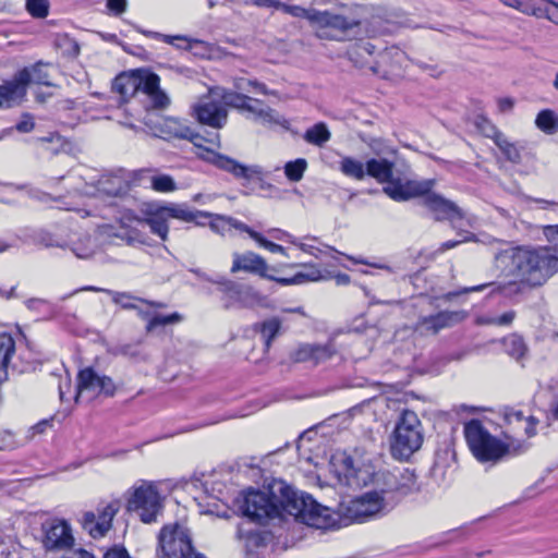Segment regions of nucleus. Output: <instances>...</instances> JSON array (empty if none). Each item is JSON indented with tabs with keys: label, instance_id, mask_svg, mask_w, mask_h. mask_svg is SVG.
<instances>
[{
	"label": "nucleus",
	"instance_id": "57",
	"mask_svg": "<svg viewBox=\"0 0 558 558\" xmlns=\"http://www.w3.org/2000/svg\"><path fill=\"white\" fill-rule=\"evenodd\" d=\"M144 35L148 36V37H151V38H156V39H161L162 41L169 44V45H173L174 44V40H185L187 41V37L186 36H183V35H163V34H160V33H157V32H151V31H143L142 32Z\"/></svg>",
	"mask_w": 558,
	"mask_h": 558
},
{
	"label": "nucleus",
	"instance_id": "31",
	"mask_svg": "<svg viewBox=\"0 0 558 558\" xmlns=\"http://www.w3.org/2000/svg\"><path fill=\"white\" fill-rule=\"evenodd\" d=\"M339 170L343 175L356 181H362L366 177L365 163L351 156L341 157Z\"/></svg>",
	"mask_w": 558,
	"mask_h": 558
},
{
	"label": "nucleus",
	"instance_id": "30",
	"mask_svg": "<svg viewBox=\"0 0 558 558\" xmlns=\"http://www.w3.org/2000/svg\"><path fill=\"white\" fill-rule=\"evenodd\" d=\"M162 213L167 214L169 218L182 220L185 222H191L198 217L209 215L208 211L192 210L189 206L184 204H171L169 206H165L162 207Z\"/></svg>",
	"mask_w": 558,
	"mask_h": 558
},
{
	"label": "nucleus",
	"instance_id": "25",
	"mask_svg": "<svg viewBox=\"0 0 558 558\" xmlns=\"http://www.w3.org/2000/svg\"><path fill=\"white\" fill-rule=\"evenodd\" d=\"M525 13L558 24V0H525Z\"/></svg>",
	"mask_w": 558,
	"mask_h": 558
},
{
	"label": "nucleus",
	"instance_id": "49",
	"mask_svg": "<svg viewBox=\"0 0 558 558\" xmlns=\"http://www.w3.org/2000/svg\"><path fill=\"white\" fill-rule=\"evenodd\" d=\"M281 10L291 16L307 20L310 23V26H311L312 25V15L315 14L316 9H314V8L305 9L300 5H291V4L283 3Z\"/></svg>",
	"mask_w": 558,
	"mask_h": 558
},
{
	"label": "nucleus",
	"instance_id": "62",
	"mask_svg": "<svg viewBox=\"0 0 558 558\" xmlns=\"http://www.w3.org/2000/svg\"><path fill=\"white\" fill-rule=\"evenodd\" d=\"M497 106L499 112L507 113L512 110L514 106V100L510 97L498 98Z\"/></svg>",
	"mask_w": 558,
	"mask_h": 558
},
{
	"label": "nucleus",
	"instance_id": "63",
	"mask_svg": "<svg viewBox=\"0 0 558 558\" xmlns=\"http://www.w3.org/2000/svg\"><path fill=\"white\" fill-rule=\"evenodd\" d=\"M264 102L259 99L248 97L246 106L243 108V111L250 112L253 117L256 116V111L262 107Z\"/></svg>",
	"mask_w": 558,
	"mask_h": 558
},
{
	"label": "nucleus",
	"instance_id": "61",
	"mask_svg": "<svg viewBox=\"0 0 558 558\" xmlns=\"http://www.w3.org/2000/svg\"><path fill=\"white\" fill-rule=\"evenodd\" d=\"M104 558H131L128 550L123 547H112L106 551Z\"/></svg>",
	"mask_w": 558,
	"mask_h": 558
},
{
	"label": "nucleus",
	"instance_id": "60",
	"mask_svg": "<svg viewBox=\"0 0 558 558\" xmlns=\"http://www.w3.org/2000/svg\"><path fill=\"white\" fill-rule=\"evenodd\" d=\"M246 3L258 8H275L280 10L282 9L283 4V2L279 0H250Z\"/></svg>",
	"mask_w": 558,
	"mask_h": 558
},
{
	"label": "nucleus",
	"instance_id": "42",
	"mask_svg": "<svg viewBox=\"0 0 558 558\" xmlns=\"http://www.w3.org/2000/svg\"><path fill=\"white\" fill-rule=\"evenodd\" d=\"M113 354L121 355L136 362L144 361L146 359L140 343L119 344L113 349Z\"/></svg>",
	"mask_w": 558,
	"mask_h": 558
},
{
	"label": "nucleus",
	"instance_id": "35",
	"mask_svg": "<svg viewBox=\"0 0 558 558\" xmlns=\"http://www.w3.org/2000/svg\"><path fill=\"white\" fill-rule=\"evenodd\" d=\"M331 137V134L324 122L316 123L312 128L307 129L303 135L305 142L316 146H323Z\"/></svg>",
	"mask_w": 558,
	"mask_h": 558
},
{
	"label": "nucleus",
	"instance_id": "23",
	"mask_svg": "<svg viewBox=\"0 0 558 558\" xmlns=\"http://www.w3.org/2000/svg\"><path fill=\"white\" fill-rule=\"evenodd\" d=\"M83 290L95 291V292H104V293H106V294L111 296L113 303L120 305L122 308H125V310L137 308V304H135L133 301H138L141 303H144V304H146V305H148L150 307H155V308H163V307H166L165 303H161V302H150V301H147V300H144V299L135 298L132 294L126 293V292H117V291H112V290H109V289H102V288H98V287H94V286L85 287Z\"/></svg>",
	"mask_w": 558,
	"mask_h": 558
},
{
	"label": "nucleus",
	"instance_id": "41",
	"mask_svg": "<svg viewBox=\"0 0 558 558\" xmlns=\"http://www.w3.org/2000/svg\"><path fill=\"white\" fill-rule=\"evenodd\" d=\"M162 137L189 138L192 131L187 126L181 125L174 119H166L163 122Z\"/></svg>",
	"mask_w": 558,
	"mask_h": 558
},
{
	"label": "nucleus",
	"instance_id": "3",
	"mask_svg": "<svg viewBox=\"0 0 558 558\" xmlns=\"http://www.w3.org/2000/svg\"><path fill=\"white\" fill-rule=\"evenodd\" d=\"M169 217L167 214L162 213V207L159 208L154 215L144 220L135 217L133 214L128 213L123 215L119 225H102L99 228V232L101 236L108 240L119 239L122 242H125L128 245H134L135 243L142 242L141 234L134 228L131 227L133 221L144 222L146 223L153 233L158 235L162 241L168 239L169 227L167 223V219Z\"/></svg>",
	"mask_w": 558,
	"mask_h": 558
},
{
	"label": "nucleus",
	"instance_id": "28",
	"mask_svg": "<svg viewBox=\"0 0 558 558\" xmlns=\"http://www.w3.org/2000/svg\"><path fill=\"white\" fill-rule=\"evenodd\" d=\"M282 320L279 317H270L254 325V330L259 332L265 345V352H268L271 342L280 333Z\"/></svg>",
	"mask_w": 558,
	"mask_h": 558
},
{
	"label": "nucleus",
	"instance_id": "8",
	"mask_svg": "<svg viewBox=\"0 0 558 558\" xmlns=\"http://www.w3.org/2000/svg\"><path fill=\"white\" fill-rule=\"evenodd\" d=\"M158 558H205L192 544L190 530L178 523L162 526L158 534Z\"/></svg>",
	"mask_w": 558,
	"mask_h": 558
},
{
	"label": "nucleus",
	"instance_id": "9",
	"mask_svg": "<svg viewBox=\"0 0 558 558\" xmlns=\"http://www.w3.org/2000/svg\"><path fill=\"white\" fill-rule=\"evenodd\" d=\"M463 432L471 452L478 461H496L507 451V447L492 436L480 420L465 423Z\"/></svg>",
	"mask_w": 558,
	"mask_h": 558
},
{
	"label": "nucleus",
	"instance_id": "46",
	"mask_svg": "<svg viewBox=\"0 0 558 558\" xmlns=\"http://www.w3.org/2000/svg\"><path fill=\"white\" fill-rule=\"evenodd\" d=\"M507 353L520 361L523 356V339L518 335H511L504 340Z\"/></svg>",
	"mask_w": 558,
	"mask_h": 558
},
{
	"label": "nucleus",
	"instance_id": "51",
	"mask_svg": "<svg viewBox=\"0 0 558 558\" xmlns=\"http://www.w3.org/2000/svg\"><path fill=\"white\" fill-rule=\"evenodd\" d=\"M234 86L236 89L240 90H247V86H251L254 92L262 94V95H274V92H270L267 86L264 83H260L258 81H247L244 78H238L234 82Z\"/></svg>",
	"mask_w": 558,
	"mask_h": 558
},
{
	"label": "nucleus",
	"instance_id": "53",
	"mask_svg": "<svg viewBox=\"0 0 558 558\" xmlns=\"http://www.w3.org/2000/svg\"><path fill=\"white\" fill-rule=\"evenodd\" d=\"M291 360L296 363L303 362H313L314 363V353H313V344H301L291 353Z\"/></svg>",
	"mask_w": 558,
	"mask_h": 558
},
{
	"label": "nucleus",
	"instance_id": "4",
	"mask_svg": "<svg viewBox=\"0 0 558 558\" xmlns=\"http://www.w3.org/2000/svg\"><path fill=\"white\" fill-rule=\"evenodd\" d=\"M287 486L280 483L271 493L260 490H248L238 498V507L251 521L265 524L268 520L281 518L286 513L281 506V487Z\"/></svg>",
	"mask_w": 558,
	"mask_h": 558
},
{
	"label": "nucleus",
	"instance_id": "12",
	"mask_svg": "<svg viewBox=\"0 0 558 558\" xmlns=\"http://www.w3.org/2000/svg\"><path fill=\"white\" fill-rule=\"evenodd\" d=\"M360 22L329 10H315L312 15V25L316 37L327 40H341L344 34L359 26Z\"/></svg>",
	"mask_w": 558,
	"mask_h": 558
},
{
	"label": "nucleus",
	"instance_id": "34",
	"mask_svg": "<svg viewBox=\"0 0 558 558\" xmlns=\"http://www.w3.org/2000/svg\"><path fill=\"white\" fill-rule=\"evenodd\" d=\"M15 351L13 338L7 333H0V379L7 375V367Z\"/></svg>",
	"mask_w": 558,
	"mask_h": 558
},
{
	"label": "nucleus",
	"instance_id": "50",
	"mask_svg": "<svg viewBox=\"0 0 558 558\" xmlns=\"http://www.w3.org/2000/svg\"><path fill=\"white\" fill-rule=\"evenodd\" d=\"M26 9L32 16L43 19L48 15L49 3L47 0H26Z\"/></svg>",
	"mask_w": 558,
	"mask_h": 558
},
{
	"label": "nucleus",
	"instance_id": "6",
	"mask_svg": "<svg viewBox=\"0 0 558 558\" xmlns=\"http://www.w3.org/2000/svg\"><path fill=\"white\" fill-rule=\"evenodd\" d=\"M347 463L353 470L354 475L359 483L367 485L368 483L377 484L383 482L385 496L392 492H399L402 495H408L417 489L416 476L413 471L404 469L398 474L390 472H375L372 465L355 466L351 458Z\"/></svg>",
	"mask_w": 558,
	"mask_h": 558
},
{
	"label": "nucleus",
	"instance_id": "18",
	"mask_svg": "<svg viewBox=\"0 0 558 558\" xmlns=\"http://www.w3.org/2000/svg\"><path fill=\"white\" fill-rule=\"evenodd\" d=\"M466 316L464 311H442L435 315L423 316L416 323V330L421 333L436 335L444 328L463 322Z\"/></svg>",
	"mask_w": 558,
	"mask_h": 558
},
{
	"label": "nucleus",
	"instance_id": "38",
	"mask_svg": "<svg viewBox=\"0 0 558 558\" xmlns=\"http://www.w3.org/2000/svg\"><path fill=\"white\" fill-rule=\"evenodd\" d=\"M535 124L542 132L554 134L558 131V116L553 110H542L536 117Z\"/></svg>",
	"mask_w": 558,
	"mask_h": 558
},
{
	"label": "nucleus",
	"instance_id": "58",
	"mask_svg": "<svg viewBox=\"0 0 558 558\" xmlns=\"http://www.w3.org/2000/svg\"><path fill=\"white\" fill-rule=\"evenodd\" d=\"M107 9L116 16L122 15L128 8V0H107Z\"/></svg>",
	"mask_w": 558,
	"mask_h": 558
},
{
	"label": "nucleus",
	"instance_id": "11",
	"mask_svg": "<svg viewBox=\"0 0 558 558\" xmlns=\"http://www.w3.org/2000/svg\"><path fill=\"white\" fill-rule=\"evenodd\" d=\"M199 157L220 170L232 174L234 179L244 181L243 185L255 181L263 191L275 189L271 183L265 180L266 173L258 165H244L233 158L209 149H205L204 153L199 154Z\"/></svg>",
	"mask_w": 558,
	"mask_h": 558
},
{
	"label": "nucleus",
	"instance_id": "22",
	"mask_svg": "<svg viewBox=\"0 0 558 558\" xmlns=\"http://www.w3.org/2000/svg\"><path fill=\"white\" fill-rule=\"evenodd\" d=\"M142 93L148 96L156 109H165L170 105L169 96L160 88V77L155 73H148L143 77Z\"/></svg>",
	"mask_w": 558,
	"mask_h": 558
},
{
	"label": "nucleus",
	"instance_id": "7",
	"mask_svg": "<svg viewBox=\"0 0 558 558\" xmlns=\"http://www.w3.org/2000/svg\"><path fill=\"white\" fill-rule=\"evenodd\" d=\"M126 510L138 515L143 523L157 522L163 510V499L157 484L141 480L128 492Z\"/></svg>",
	"mask_w": 558,
	"mask_h": 558
},
{
	"label": "nucleus",
	"instance_id": "37",
	"mask_svg": "<svg viewBox=\"0 0 558 558\" xmlns=\"http://www.w3.org/2000/svg\"><path fill=\"white\" fill-rule=\"evenodd\" d=\"M99 191L109 196H120L126 192V184L121 177L108 175L99 181Z\"/></svg>",
	"mask_w": 558,
	"mask_h": 558
},
{
	"label": "nucleus",
	"instance_id": "5",
	"mask_svg": "<svg viewBox=\"0 0 558 558\" xmlns=\"http://www.w3.org/2000/svg\"><path fill=\"white\" fill-rule=\"evenodd\" d=\"M423 440V427L417 414L410 410L402 411L391 437L392 457L398 460H408L422 447Z\"/></svg>",
	"mask_w": 558,
	"mask_h": 558
},
{
	"label": "nucleus",
	"instance_id": "52",
	"mask_svg": "<svg viewBox=\"0 0 558 558\" xmlns=\"http://www.w3.org/2000/svg\"><path fill=\"white\" fill-rule=\"evenodd\" d=\"M499 149L502 151V154L512 162H519L520 160V151L519 149L510 143L506 136L498 140V143L496 144Z\"/></svg>",
	"mask_w": 558,
	"mask_h": 558
},
{
	"label": "nucleus",
	"instance_id": "1",
	"mask_svg": "<svg viewBox=\"0 0 558 558\" xmlns=\"http://www.w3.org/2000/svg\"><path fill=\"white\" fill-rule=\"evenodd\" d=\"M280 501L287 514L310 527L329 530L339 526V514L318 504L311 495L299 493L290 486H282Z\"/></svg>",
	"mask_w": 558,
	"mask_h": 558
},
{
	"label": "nucleus",
	"instance_id": "19",
	"mask_svg": "<svg viewBox=\"0 0 558 558\" xmlns=\"http://www.w3.org/2000/svg\"><path fill=\"white\" fill-rule=\"evenodd\" d=\"M241 271L264 278L268 277V265L264 257L252 251L243 253L234 252L232 254V266L230 268V272L238 274Z\"/></svg>",
	"mask_w": 558,
	"mask_h": 558
},
{
	"label": "nucleus",
	"instance_id": "26",
	"mask_svg": "<svg viewBox=\"0 0 558 558\" xmlns=\"http://www.w3.org/2000/svg\"><path fill=\"white\" fill-rule=\"evenodd\" d=\"M266 303V296L252 286L240 284L231 306L238 305L239 307L253 308L256 306H265Z\"/></svg>",
	"mask_w": 558,
	"mask_h": 558
},
{
	"label": "nucleus",
	"instance_id": "13",
	"mask_svg": "<svg viewBox=\"0 0 558 558\" xmlns=\"http://www.w3.org/2000/svg\"><path fill=\"white\" fill-rule=\"evenodd\" d=\"M387 507L388 501L384 490L374 489L350 500L344 507V515L351 521L363 522L386 510Z\"/></svg>",
	"mask_w": 558,
	"mask_h": 558
},
{
	"label": "nucleus",
	"instance_id": "14",
	"mask_svg": "<svg viewBox=\"0 0 558 558\" xmlns=\"http://www.w3.org/2000/svg\"><path fill=\"white\" fill-rule=\"evenodd\" d=\"M116 386L113 380L106 375H99L94 368L86 367L77 375L76 402L80 399L90 401L99 395L113 396Z\"/></svg>",
	"mask_w": 558,
	"mask_h": 558
},
{
	"label": "nucleus",
	"instance_id": "15",
	"mask_svg": "<svg viewBox=\"0 0 558 558\" xmlns=\"http://www.w3.org/2000/svg\"><path fill=\"white\" fill-rule=\"evenodd\" d=\"M43 546L48 551L69 550L74 545L71 525L62 519H51L43 523Z\"/></svg>",
	"mask_w": 558,
	"mask_h": 558
},
{
	"label": "nucleus",
	"instance_id": "59",
	"mask_svg": "<svg viewBox=\"0 0 558 558\" xmlns=\"http://www.w3.org/2000/svg\"><path fill=\"white\" fill-rule=\"evenodd\" d=\"M35 128V122L33 117L29 113H24L22 116L21 121H19L15 125V129L21 133H28L33 131Z\"/></svg>",
	"mask_w": 558,
	"mask_h": 558
},
{
	"label": "nucleus",
	"instance_id": "10",
	"mask_svg": "<svg viewBox=\"0 0 558 558\" xmlns=\"http://www.w3.org/2000/svg\"><path fill=\"white\" fill-rule=\"evenodd\" d=\"M558 272V250L539 246L525 250V284L538 287Z\"/></svg>",
	"mask_w": 558,
	"mask_h": 558
},
{
	"label": "nucleus",
	"instance_id": "24",
	"mask_svg": "<svg viewBox=\"0 0 558 558\" xmlns=\"http://www.w3.org/2000/svg\"><path fill=\"white\" fill-rule=\"evenodd\" d=\"M205 217L210 218L209 228L220 235L230 234L232 229L245 232L250 235L252 230L251 227L231 216L209 213V215Z\"/></svg>",
	"mask_w": 558,
	"mask_h": 558
},
{
	"label": "nucleus",
	"instance_id": "33",
	"mask_svg": "<svg viewBox=\"0 0 558 558\" xmlns=\"http://www.w3.org/2000/svg\"><path fill=\"white\" fill-rule=\"evenodd\" d=\"M254 119L264 125H280L286 129L289 126V121L283 116L265 104L256 111Z\"/></svg>",
	"mask_w": 558,
	"mask_h": 558
},
{
	"label": "nucleus",
	"instance_id": "32",
	"mask_svg": "<svg viewBox=\"0 0 558 558\" xmlns=\"http://www.w3.org/2000/svg\"><path fill=\"white\" fill-rule=\"evenodd\" d=\"M266 279L276 281L281 286H292V284H301L307 281H317L322 279V272L319 269L310 267L307 271H300L290 278H279L268 275L265 277Z\"/></svg>",
	"mask_w": 558,
	"mask_h": 558
},
{
	"label": "nucleus",
	"instance_id": "64",
	"mask_svg": "<svg viewBox=\"0 0 558 558\" xmlns=\"http://www.w3.org/2000/svg\"><path fill=\"white\" fill-rule=\"evenodd\" d=\"M65 555L62 558H94V556L85 549L65 550Z\"/></svg>",
	"mask_w": 558,
	"mask_h": 558
},
{
	"label": "nucleus",
	"instance_id": "44",
	"mask_svg": "<svg viewBox=\"0 0 558 558\" xmlns=\"http://www.w3.org/2000/svg\"><path fill=\"white\" fill-rule=\"evenodd\" d=\"M150 185L153 190L160 193H169L177 190L175 181L169 174L153 175L150 178Z\"/></svg>",
	"mask_w": 558,
	"mask_h": 558
},
{
	"label": "nucleus",
	"instance_id": "36",
	"mask_svg": "<svg viewBox=\"0 0 558 558\" xmlns=\"http://www.w3.org/2000/svg\"><path fill=\"white\" fill-rule=\"evenodd\" d=\"M213 94L216 95L219 99H221L226 106L235 108L240 111H243V108L246 106L247 99L250 97L247 95L238 92L227 90L223 88H217L213 90Z\"/></svg>",
	"mask_w": 558,
	"mask_h": 558
},
{
	"label": "nucleus",
	"instance_id": "2",
	"mask_svg": "<svg viewBox=\"0 0 558 558\" xmlns=\"http://www.w3.org/2000/svg\"><path fill=\"white\" fill-rule=\"evenodd\" d=\"M396 162L387 158H371L365 162L366 175L380 184L383 192L395 202H407L434 187V180H402L393 177Z\"/></svg>",
	"mask_w": 558,
	"mask_h": 558
},
{
	"label": "nucleus",
	"instance_id": "48",
	"mask_svg": "<svg viewBox=\"0 0 558 558\" xmlns=\"http://www.w3.org/2000/svg\"><path fill=\"white\" fill-rule=\"evenodd\" d=\"M250 238L257 242L259 246L268 250L269 252L287 256L286 248L282 245L268 241L259 232H256L253 229L251 230Z\"/></svg>",
	"mask_w": 558,
	"mask_h": 558
},
{
	"label": "nucleus",
	"instance_id": "21",
	"mask_svg": "<svg viewBox=\"0 0 558 558\" xmlns=\"http://www.w3.org/2000/svg\"><path fill=\"white\" fill-rule=\"evenodd\" d=\"M430 191L432 189L422 196H424V205L435 213L437 220L454 221L463 217L461 209L454 203Z\"/></svg>",
	"mask_w": 558,
	"mask_h": 558
},
{
	"label": "nucleus",
	"instance_id": "39",
	"mask_svg": "<svg viewBox=\"0 0 558 558\" xmlns=\"http://www.w3.org/2000/svg\"><path fill=\"white\" fill-rule=\"evenodd\" d=\"M21 71H26L28 74V80L25 82V88L31 83L47 86L51 85L49 81V74L46 70V65L41 62H38L31 68H24Z\"/></svg>",
	"mask_w": 558,
	"mask_h": 558
},
{
	"label": "nucleus",
	"instance_id": "20",
	"mask_svg": "<svg viewBox=\"0 0 558 558\" xmlns=\"http://www.w3.org/2000/svg\"><path fill=\"white\" fill-rule=\"evenodd\" d=\"M26 71H19L11 81L0 85V109L11 108L21 102L26 95Z\"/></svg>",
	"mask_w": 558,
	"mask_h": 558
},
{
	"label": "nucleus",
	"instance_id": "27",
	"mask_svg": "<svg viewBox=\"0 0 558 558\" xmlns=\"http://www.w3.org/2000/svg\"><path fill=\"white\" fill-rule=\"evenodd\" d=\"M112 89L124 99L133 97L137 92H142L143 77L122 73L113 80Z\"/></svg>",
	"mask_w": 558,
	"mask_h": 558
},
{
	"label": "nucleus",
	"instance_id": "40",
	"mask_svg": "<svg viewBox=\"0 0 558 558\" xmlns=\"http://www.w3.org/2000/svg\"><path fill=\"white\" fill-rule=\"evenodd\" d=\"M307 169V161L304 158H298L293 161H288L284 167V175L291 182H299L303 179Z\"/></svg>",
	"mask_w": 558,
	"mask_h": 558
},
{
	"label": "nucleus",
	"instance_id": "29",
	"mask_svg": "<svg viewBox=\"0 0 558 558\" xmlns=\"http://www.w3.org/2000/svg\"><path fill=\"white\" fill-rule=\"evenodd\" d=\"M498 267L502 268L508 274H513L514 270H520L523 265V255L520 247L509 248L496 256Z\"/></svg>",
	"mask_w": 558,
	"mask_h": 558
},
{
	"label": "nucleus",
	"instance_id": "55",
	"mask_svg": "<svg viewBox=\"0 0 558 558\" xmlns=\"http://www.w3.org/2000/svg\"><path fill=\"white\" fill-rule=\"evenodd\" d=\"M368 147L371 150L378 156L379 158H385L384 156L396 154V149L389 146L386 142L379 138H373L368 142Z\"/></svg>",
	"mask_w": 558,
	"mask_h": 558
},
{
	"label": "nucleus",
	"instance_id": "54",
	"mask_svg": "<svg viewBox=\"0 0 558 558\" xmlns=\"http://www.w3.org/2000/svg\"><path fill=\"white\" fill-rule=\"evenodd\" d=\"M213 282L219 286L220 291L222 293H225V295L227 296V299L229 301L228 306H231V303L236 294L240 283H236V282L226 279V278H223L221 280L213 281Z\"/></svg>",
	"mask_w": 558,
	"mask_h": 558
},
{
	"label": "nucleus",
	"instance_id": "45",
	"mask_svg": "<svg viewBox=\"0 0 558 558\" xmlns=\"http://www.w3.org/2000/svg\"><path fill=\"white\" fill-rule=\"evenodd\" d=\"M313 353L314 364L317 365L331 359L337 353V350L333 342L329 341L325 344H313Z\"/></svg>",
	"mask_w": 558,
	"mask_h": 558
},
{
	"label": "nucleus",
	"instance_id": "47",
	"mask_svg": "<svg viewBox=\"0 0 558 558\" xmlns=\"http://www.w3.org/2000/svg\"><path fill=\"white\" fill-rule=\"evenodd\" d=\"M477 129L485 135L486 137L493 138L495 144L498 143L499 138H502L505 135L501 134L497 128L486 118L478 117L475 122Z\"/></svg>",
	"mask_w": 558,
	"mask_h": 558
},
{
	"label": "nucleus",
	"instance_id": "17",
	"mask_svg": "<svg viewBox=\"0 0 558 558\" xmlns=\"http://www.w3.org/2000/svg\"><path fill=\"white\" fill-rule=\"evenodd\" d=\"M216 95L210 92V96L201 99L194 107L193 111L202 124L209 125L215 129H220L227 123L228 111L214 97Z\"/></svg>",
	"mask_w": 558,
	"mask_h": 558
},
{
	"label": "nucleus",
	"instance_id": "43",
	"mask_svg": "<svg viewBox=\"0 0 558 558\" xmlns=\"http://www.w3.org/2000/svg\"><path fill=\"white\" fill-rule=\"evenodd\" d=\"M182 320V316L179 313H172L169 315L155 314L149 318L146 325V331L151 332L159 326H167L177 324Z\"/></svg>",
	"mask_w": 558,
	"mask_h": 558
},
{
	"label": "nucleus",
	"instance_id": "16",
	"mask_svg": "<svg viewBox=\"0 0 558 558\" xmlns=\"http://www.w3.org/2000/svg\"><path fill=\"white\" fill-rule=\"evenodd\" d=\"M120 509V501L113 500L106 505H99L98 513L87 511L83 514L81 523L93 538L104 537L112 526V520Z\"/></svg>",
	"mask_w": 558,
	"mask_h": 558
},
{
	"label": "nucleus",
	"instance_id": "56",
	"mask_svg": "<svg viewBox=\"0 0 558 558\" xmlns=\"http://www.w3.org/2000/svg\"><path fill=\"white\" fill-rule=\"evenodd\" d=\"M38 142L53 144V146L49 148L52 153H58L65 144V140L58 133H51L49 136L39 137Z\"/></svg>",
	"mask_w": 558,
	"mask_h": 558
}]
</instances>
